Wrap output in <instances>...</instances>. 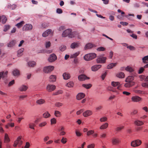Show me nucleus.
<instances>
[{
  "label": "nucleus",
  "instance_id": "nucleus-1",
  "mask_svg": "<svg viewBox=\"0 0 148 148\" xmlns=\"http://www.w3.org/2000/svg\"><path fill=\"white\" fill-rule=\"evenodd\" d=\"M96 54L94 53H91L86 54L84 56V59L86 61L90 60L96 57Z\"/></svg>",
  "mask_w": 148,
  "mask_h": 148
},
{
  "label": "nucleus",
  "instance_id": "nucleus-2",
  "mask_svg": "<svg viewBox=\"0 0 148 148\" xmlns=\"http://www.w3.org/2000/svg\"><path fill=\"white\" fill-rule=\"evenodd\" d=\"M142 143V141L139 139H137L132 141L131 143V146L136 147L140 146Z\"/></svg>",
  "mask_w": 148,
  "mask_h": 148
},
{
  "label": "nucleus",
  "instance_id": "nucleus-3",
  "mask_svg": "<svg viewBox=\"0 0 148 148\" xmlns=\"http://www.w3.org/2000/svg\"><path fill=\"white\" fill-rule=\"evenodd\" d=\"M54 69L53 66H45L43 68V72L45 73H49L52 71Z\"/></svg>",
  "mask_w": 148,
  "mask_h": 148
},
{
  "label": "nucleus",
  "instance_id": "nucleus-4",
  "mask_svg": "<svg viewBox=\"0 0 148 148\" xmlns=\"http://www.w3.org/2000/svg\"><path fill=\"white\" fill-rule=\"evenodd\" d=\"M33 28L32 25L30 24H27L25 25L23 27V30L25 31H31Z\"/></svg>",
  "mask_w": 148,
  "mask_h": 148
},
{
  "label": "nucleus",
  "instance_id": "nucleus-5",
  "mask_svg": "<svg viewBox=\"0 0 148 148\" xmlns=\"http://www.w3.org/2000/svg\"><path fill=\"white\" fill-rule=\"evenodd\" d=\"M106 59V57L100 56L97 59V63H105Z\"/></svg>",
  "mask_w": 148,
  "mask_h": 148
},
{
  "label": "nucleus",
  "instance_id": "nucleus-6",
  "mask_svg": "<svg viewBox=\"0 0 148 148\" xmlns=\"http://www.w3.org/2000/svg\"><path fill=\"white\" fill-rule=\"evenodd\" d=\"M56 88V86L53 85L48 84L47 85L46 89L48 92H51Z\"/></svg>",
  "mask_w": 148,
  "mask_h": 148
},
{
  "label": "nucleus",
  "instance_id": "nucleus-7",
  "mask_svg": "<svg viewBox=\"0 0 148 148\" xmlns=\"http://www.w3.org/2000/svg\"><path fill=\"white\" fill-rule=\"evenodd\" d=\"M89 79V77H87L86 75L84 74H81L78 76L79 80L81 81H83L86 79Z\"/></svg>",
  "mask_w": 148,
  "mask_h": 148
},
{
  "label": "nucleus",
  "instance_id": "nucleus-8",
  "mask_svg": "<svg viewBox=\"0 0 148 148\" xmlns=\"http://www.w3.org/2000/svg\"><path fill=\"white\" fill-rule=\"evenodd\" d=\"M57 57L54 54H51L48 58V60L49 62H52L55 61L57 59Z\"/></svg>",
  "mask_w": 148,
  "mask_h": 148
},
{
  "label": "nucleus",
  "instance_id": "nucleus-9",
  "mask_svg": "<svg viewBox=\"0 0 148 148\" xmlns=\"http://www.w3.org/2000/svg\"><path fill=\"white\" fill-rule=\"evenodd\" d=\"M131 99L132 101L134 102H138L141 101L142 100V98L137 96L132 97Z\"/></svg>",
  "mask_w": 148,
  "mask_h": 148
},
{
  "label": "nucleus",
  "instance_id": "nucleus-10",
  "mask_svg": "<svg viewBox=\"0 0 148 148\" xmlns=\"http://www.w3.org/2000/svg\"><path fill=\"white\" fill-rule=\"evenodd\" d=\"M71 31L72 30L70 29H68L66 30L63 32L62 34V36L63 37H65L67 36H68Z\"/></svg>",
  "mask_w": 148,
  "mask_h": 148
},
{
  "label": "nucleus",
  "instance_id": "nucleus-11",
  "mask_svg": "<svg viewBox=\"0 0 148 148\" xmlns=\"http://www.w3.org/2000/svg\"><path fill=\"white\" fill-rule=\"evenodd\" d=\"M50 34L51 35L53 34L52 30L51 29H48L43 33L42 36L43 37H46Z\"/></svg>",
  "mask_w": 148,
  "mask_h": 148
},
{
  "label": "nucleus",
  "instance_id": "nucleus-12",
  "mask_svg": "<svg viewBox=\"0 0 148 148\" xmlns=\"http://www.w3.org/2000/svg\"><path fill=\"white\" fill-rule=\"evenodd\" d=\"M112 142L113 145H116L120 143V140L118 138H113L112 139Z\"/></svg>",
  "mask_w": 148,
  "mask_h": 148
},
{
  "label": "nucleus",
  "instance_id": "nucleus-13",
  "mask_svg": "<svg viewBox=\"0 0 148 148\" xmlns=\"http://www.w3.org/2000/svg\"><path fill=\"white\" fill-rule=\"evenodd\" d=\"M92 113L91 111L88 110L84 112L83 113V115L84 117H87L92 115Z\"/></svg>",
  "mask_w": 148,
  "mask_h": 148
},
{
  "label": "nucleus",
  "instance_id": "nucleus-14",
  "mask_svg": "<svg viewBox=\"0 0 148 148\" xmlns=\"http://www.w3.org/2000/svg\"><path fill=\"white\" fill-rule=\"evenodd\" d=\"M80 45V44L79 43L74 42L71 44L70 47L72 49H75L79 47Z\"/></svg>",
  "mask_w": 148,
  "mask_h": 148
},
{
  "label": "nucleus",
  "instance_id": "nucleus-15",
  "mask_svg": "<svg viewBox=\"0 0 148 148\" xmlns=\"http://www.w3.org/2000/svg\"><path fill=\"white\" fill-rule=\"evenodd\" d=\"M85 95L83 93H79L76 96V99L78 100H80L84 97Z\"/></svg>",
  "mask_w": 148,
  "mask_h": 148
},
{
  "label": "nucleus",
  "instance_id": "nucleus-16",
  "mask_svg": "<svg viewBox=\"0 0 148 148\" xmlns=\"http://www.w3.org/2000/svg\"><path fill=\"white\" fill-rule=\"evenodd\" d=\"M112 85L114 87L117 86V89H119L121 86V84L119 82H112L111 83Z\"/></svg>",
  "mask_w": 148,
  "mask_h": 148
},
{
  "label": "nucleus",
  "instance_id": "nucleus-17",
  "mask_svg": "<svg viewBox=\"0 0 148 148\" xmlns=\"http://www.w3.org/2000/svg\"><path fill=\"white\" fill-rule=\"evenodd\" d=\"M101 66V65L99 64L94 65L92 67L91 70L92 71H96L100 69Z\"/></svg>",
  "mask_w": 148,
  "mask_h": 148
},
{
  "label": "nucleus",
  "instance_id": "nucleus-18",
  "mask_svg": "<svg viewBox=\"0 0 148 148\" xmlns=\"http://www.w3.org/2000/svg\"><path fill=\"white\" fill-rule=\"evenodd\" d=\"M8 73V72L7 71L5 72L3 71L0 72V79L1 78L4 79L6 77Z\"/></svg>",
  "mask_w": 148,
  "mask_h": 148
},
{
  "label": "nucleus",
  "instance_id": "nucleus-19",
  "mask_svg": "<svg viewBox=\"0 0 148 148\" xmlns=\"http://www.w3.org/2000/svg\"><path fill=\"white\" fill-rule=\"evenodd\" d=\"M134 79V77L132 76H128L125 79V82H129L132 83V82H134L133 81Z\"/></svg>",
  "mask_w": 148,
  "mask_h": 148
},
{
  "label": "nucleus",
  "instance_id": "nucleus-20",
  "mask_svg": "<svg viewBox=\"0 0 148 148\" xmlns=\"http://www.w3.org/2000/svg\"><path fill=\"white\" fill-rule=\"evenodd\" d=\"M56 79V77L55 75H51L49 77V81L50 82H55Z\"/></svg>",
  "mask_w": 148,
  "mask_h": 148
},
{
  "label": "nucleus",
  "instance_id": "nucleus-21",
  "mask_svg": "<svg viewBox=\"0 0 148 148\" xmlns=\"http://www.w3.org/2000/svg\"><path fill=\"white\" fill-rule=\"evenodd\" d=\"M135 83V82H132V83L126 82V83L125 84L124 86L126 88L130 87L134 85Z\"/></svg>",
  "mask_w": 148,
  "mask_h": 148
},
{
  "label": "nucleus",
  "instance_id": "nucleus-22",
  "mask_svg": "<svg viewBox=\"0 0 148 148\" xmlns=\"http://www.w3.org/2000/svg\"><path fill=\"white\" fill-rule=\"evenodd\" d=\"M15 44L16 41L14 40H12L8 43L7 46L9 47H12L15 45Z\"/></svg>",
  "mask_w": 148,
  "mask_h": 148
},
{
  "label": "nucleus",
  "instance_id": "nucleus-23",
  "mask_svg": "<svg viewBox=\"0 0 148 148\" xmlns=\"http://www.w3.org/2000/svg\"><path fill=\"white\" fill-rule=\"evenodd\" d=\"M63 76L64 79H68L70 77V74L66 73H64L63 74Z\"/></svg>",
  "mask_w": 148,
  "mask_h": 148
},
{
  "label": "nucleus",
  "instance_id": "nucleus-24",
  "mask_svg": "<svg viewBox=\"0 0 148 148\" xmlns=\"http://www.w3.org/2000/svg\"><path fill=\"white\" fill-rule=\"evenodd\" d=\"M27 87L25 85H22L19 88V90L21 91H25L27 89Z\"/></svg>",
  "mask_w": 148,
  "mask_h": 148
},
{
  "label": "nucleus",
  "instance_id": "nucleus-25",
  "mask_svg": "<svg viewBox=\"0 0 148 148\" xmlns=\"http://www.w3.org/2000/svg\"><path fill=\"white\" fill-rule=\"evenodd\" d=\"M21 137L19 136L17 138L16 140L14 142L13 146L16 147L17 145H18V141L21 140Z\"/></svg>",
  "mask_w": 148,
  "mask_h": 148
},
{
  "label": "nucleus",
  "instance_id": "nucleus-26",
  "mask_svg": "<svg viewBox=\"0 0 148 148\" xmlns=\"http://www.w3.org/2000/svg\"><path fill=\"white\" fill-rule=\"evenodd\" d=\"M12 73L14 76H18L20 75V72L17 69H15L13 71Z\"/></svg>",
  "mask_w": 148,
  "mask_h": 148
},
{
  "label": "nucleus",
  "instance_id": "nucleus-27",
  "mask_svg": "<svg viewBox=\"0 0 148 148\" xmlns=\"http://www.w3.org/2000/svg\"><path fill=\"white\" fill-rule=\"evenodd\" d=\"M134 124L138 126H140L143 124V123L139 120H137L134 122Z\"/></svg>",
  "mask_w": 148,
  "mask_h": 148
},
{
  "label": "nucleus",
  "instance_id": "nucleus-28",
  "mask_svg": "<svg viewBox=\"0 0 148 148\" xmlns=\"http://www.w3.org/2000/svg\"><path fill=\"white\" fill-rule=\"evenodd\" d=\"M24 51L23 48H21L17 52V56L18 57L21 56L23 54V53Z\"/></svg>",
  "mask_w": 148,
  "mask_h": 148
},
{
  "label": "nucleus",
  "instance_id": "nucleus-29",
  "mask_svg": "<svg viewBox=\"0 0 148 148\" xmlns=\"http://www.w3.org/2000/svg\"><path fill=\"white\" fill-rule=\"evenodd\" d=\"M143 62L145 64L148 63V56H147L143 57L142 59Z\"/></svg>",
  "mask_w": 148,
  "mask_h": 148
},
{
  "label": "nucleus",
  "instance_id": "nucleus-30",
  "mask_svg": "<svg viewBox=\"0 0 148 148\" xmlns=\"http://www.w3.org/2000/svg\"><path fill=\"white\" fill-rule=\"evenodd\" d=\"M25 23V22L23 21H22L20 22L17 23L15 26H17L18 28L21 27Z\"/></svg>",
  "mask_w": 148,
  "mask_h": 148
},
{
  "label": "nucleus",
  "instance_id": "nucleus-31",
  "mask_svg": "<svg viewBox=\"0 0 148 148\" xmlns=\"http://www.w3.org/2000/svg\"><path fill=\"white\" fill-rule=\"evenodd\" d=\"M116 76L119 78H123L124 77L125 74L124 73L121 72L117 73Z\"/></svg>",
  "mask_w": 148,
  "mask_h": 148
},
{
  "label": "nucleus",
  "instance_id": "nucleus-32",
  "mask_svg": "<svg viewBox=\"0 0 148 148\" xmlns=\"http://www.w3.org/2000/svg\"><path fill=\"white\" fill-rule=\"evenodd\" d=\"M4 141L5 143H8L10 141V139L7 134H5L4 137Z\"/></svg>",
  "mask_w": 148,
  "mask_h": 148
},
{
  "label": "nucleus",
  "instance_id": "nucleus-33",
  "mask_svg": "<svg viewBox=\"0 0 148 148\" xmlns=\"http://www.w3.org/2000/svg\"><path fill=\"white\" fill-rule=\"evenodd\" d=\"M11 26L10 25H6L4 26L3 31L4 32H6L10 28Z\"/></svg>",
  "mask_w": 148,
  "mask_h": 148
},
{
  "label": "nucleus",
  "instance_id": "nucleus-34",
  "mask_svg": "<svg viewBox=\"0 0 148 148\" xmlns=\"http://www.w3.org/2000/svg\"><path fill=\"white\" fill-rule=\"evenodd\" d=\"M79 53L80 52H76L75 53L71 55L70 56V58H75L79 55Z\"/></svg>",
  "mask_w": 148,
  "mask_h": 148
},
{
  "label": "nucleus",
  "instance_id": "nucleus-35",
  "mask_svg": "<svg viewBox=\"0 0 148 148\" xmlns=\"http://www.w3.org/2000/svg\"><path fill=\"white\" fill-rule=\"evenodd\" d=\"M93 47V45L91 43L87 44L85 47V49H91Z\"/></svg>",
  "mask_w": 148,
  "mask_h": 148
},
{
  "label": "nucleus",
  "instance_id": "nucleus-36",
  "mask_svg": "<svg viewBox=\"0 0 148 148\" xmlns=\"http://www.w3.org/2000/svg\"><path fill=\"white\" fill-rule=\"evenodd\" d=\"M116 64V63H111L108 65L107 66V68L108 69H112L113 67L115 66Z\"/></svg>",
  "mask_w": 148,
  "mask_h": 148
},
{
  "label": "nucleus",
  "instance_id": "nucleus-37",
  "mask_svg": "<svg viewBox=\"0 0 148 148\" xmlns=\"http://www.w3.org/2000/svg\"><path fill=\"white\" fill-rule=\"evenodd\" d=\"M1 19L2 23L3 24L5 23L7 21V18L4 16H2L1 17Z\"/></svg>",
  "mask_w": 148,
  "mask_h": 148
},
{
  "label": "nucleus",
  "instance_id": "nucleus-38",
  "mask_svg": "<svg viewBox=\"0 0 148 148\" xmlns=\"http://www.w3.org/2000/svg\"><path fill=\"white\" fill-rule=\"evenodd\" d=\"M74 86V83L72 82H69L67 83L66 85V86L68 87H72Z\"/></svg>",
  "mask_w": 148,
  "mask_h": 148
},
{
  "label": "nucleus",
  "instance_id": "nucleus-39",
  "mask_svg": "<svg viewBox=\"0 0 148 148\" xmlns=\"http://www.w3.org/2000/svg\"><path fill=\"white\" fill-rule=\"evenodd\" d=\"M50 116V114L48 112H46L43 114V117L46 118H49Z\"/></svg>",
  "mask_w": 148,
  "mask_h": 148
},
{
  "label": "nucleus",
  "instance_id": "nucleus-40",
  "mask_svg": "<svg viewBox=\"0 0 148 148\" xmlns=\"http://www.w3.org/2000/svg\"><path fill=\"white\" fill-rule=\"evenodd\" d=\"M16 5L15 4H13L11 5V4H9L8 6V8L11 9L12 10L14 9L16 7Z\"/></svg>",
  "mask_w": 148,
  "mask_h": 148
},
{
  "label": "nucleus",
  "instance_id": "nucleus-41",
  "mask_svg": "<svg viewBox=\"0 0 148 148\" xmlns=\"http://www.w3.org/2000/svg\"><path fill=\"white\" fill-rule=\"evenodd\" d=\"M66 47L64 45H61L59 48L60 50L61 51H63L66 49Z\"/></svg>",
  "mask_w": 148,
  "mask_h": 148
},
{
  "label": "nucleus",
  "instance_id": "nucleus-42",
  "mask_svg": "<svg viewBox=\"0 0 148 148\" xmlns=\"http://www.w3.org/2000/svg\"><path fill=\"white\" fill-rule=\"evenodd\" d=\"M54 115L56 117H58L60 116L61 114L59 111L56 110L55 111Z\"/></svg>",
  "mask_w": 148,
  "mask_h": 148
},
{
  "label": "nucleus",
  "instance_id": "nucleus-43",
  "mask_svg": "<svg viewBox=\"0 0 148 148\" xmlns=\"http://www.w3.org/2000/svg\"><path fill=\"white\" fill-rule=\"evenodd\" d=\"M125 69L126 71H129L130 72H132L134 71L132 68L130 66H128L125 68Z\"/></svg>",
  "mask_w": 148,
  "mask_h": 148
},
{
  "label": "nucleus",
  "instance_id": "nucleus-44",
  "mask_svg": "<svg viewBox=\"0 0 148 148\" xmlns=\"http://www.w3.org/2000/svg\"><path fill=\"white\" fill-rule=\"evenodd\" d=\"M28 65L29 66L33 67L36 64V62L34 61H30L28 63Z\"/></svg>",
  "mask_w": 148,
  "mask_h": 148
},
{
  "label": "nucleus",
  "instance_id": "nucleus-45",
  "mask_svg": "<svg viewBox=\"0 0 148 148\" xmlns=\"http://www.w3.org/2000/svg\"><path fill=\"white\" fill-rule=\"evenodd\" d=\"M63 91L61 90H59L58 91L56 92L53 94V95H56L59 94H62L63 93Z\"/></svg>",
  "mask_w": 148,
  "mask_h": 148
},
{
  "label": "nucleus",
  "instance_id": "nucleus-46",
  "mask_svg": "<svg viewBox=\"0 0 148 148\" xmlns=\"http://www.w3.org/2000/svg\"><path fill=\"white\" fill-rule=\"evenodd\" d=\"M45 102L44 100L42 99H40L36 101V103L38 104H42L44 103Z\"/></svg>",
  "mask_w": 148,
  "mask_h": 148
},
{
  "label": "nucleus",
  "instance_id": "nucleus-47",
  "mask_svg": "<svg viewBox=\"0 0 148 148\" xmlns=\"http://www.w3.org/2000/svg\"><path fill=\"white\" fill-rule=\"evenodd\" d=\"M76 33L75 32H71L70 33L69 35L68 36V37L70 38H72L75 37V35L76 34Z\"/></svg>",
  "mask_w": 148,
  "mask_h": 148
},
{
  "label": "nucleus",
  "instance_id": "nucleus-48",
  "mask_svg": "<svg viewBox=\"0 0 148 148\" xmlns=\"http://www.w3.org/2000/svg\"><path fill=\"white\" fill-rule=\"evenodd\" d=\"M82 86L83 87L86 89H89L92 86V85L90 84H82Z\"/></svg>",
  "mask_w": 148,
  "mask_h": 148
},
{
  "label": "nucleus",
  "instance_id": "nucleus-49",
  "mask_svg": "<svg viewBox=\"0 0 148 148\" xmlns=\"http://www.w3.org/2000/svg\"><path fill=\"white\" fill-rule=\"evenodd\" d=\"M14 126V123H8L7 125L5 126V128L6 129H9V127H13Z\"/></svg>",
  "mask_w": 148,
  "mask_h": 148
},
{
  "label": "nucleus",
  "instance_id": "nucleus-50",
  "mask_svg": "<svg viewBox=\"0 0 148 148\" xmlns=\"http://www.w3.org/2000/svg\"><path fill=\"white\" fill-rule=\"evenodd\" d=\"M108 126V124L107 123H105V124L102 125L100 127V129H106Z\"/></svg>",
  "mask_w": 148,
  "mask_h": 148
},
{
  "label": "nucleus",
  "instance_id": "nucleus-51",
  "mask_svg": "<svg viewBox=\"0 0 148 148\" xmlns=\"http://www.w3.org/2000/svg\"><path fill=\"white\" fill-rule=\"evenodd\" d=\"M141 85L144 87L148 88V82H145L142 84Z\"/></svg>",
  "mask_w": 148,
  "mask_h": 148
},
{
  "label": "nucleus",
  "instance_id": "nucleus-52",
  "mask_svg": "<svg viewBox=\"0 0 148 148\" xmlns=\"http://www.w3.org/2000/svg\"><path fill=\"white\" fill-rule=\"evenodd\" d=\"M98 51H103L106 50V48L103 47H100L97 49Z\"/></svg>",
  "mask_w": 148,
  "mask_h": 148
},
{
  "label": "nucleus",
  "instance_id": "nucleus-53",
  "mask_svg": "<svg viewBox=\"0 0 148 148\" xmlns=\"http://www.w3.org/2000/svg\"><path fill=\"white\" fill-rule=\"evenodd\" d=\"M29 127L30 128L34 129L35 127V125L33 123H30L29 124Z\"/></svg>",
  "mask_w": 148,
  "mask_h": 148
},
{
  "label": "nucleus",
  "instance_id": "nucleus-54",
  "mask_svg": "<svg viewBox=\"0 0 148 148\" xmlns=\"http://www.w3.org/2000/svg\"><path fill=\"white\" fill-rule=\"evenodd\" d=\"M51 124H55L56 122V120L55 118H53L51 120Z\"/></svg>",
  "mask_w": 148,
  "mask_h": 148
},
{
  "label": "nucleus",
  "instance_id": "nucleus-55",
  "mask_svg": "<svg viewBox=\"0 0 148 148\" xmlns=\"http://www.w3.org/2000/svg\"><path fill=\"white\" fill-rule=\"evenodd\" d=\"M51 44L49 41L46 42L45 44L46 48H47L50 47L51 46Z\"/></svg>",
  "mask_w": 148,
  "mask_h": 148
},
{
  "label": "nucleus",
  "instance_id": "nucleus-56",
  "mask_svg": "<svg viewBox=\"0 0 148 148\" xmlns=\"http://www.w3.org/2000/svg\"><path fill=\"white\" fill-rule=\"evenodd\" d=\"M67 141V139L66 138H64L63 137L61 140V142L63 144H65L66 143Z\"/></svg>",
  "mask_w": 148,
  "mask_h": 148
},
{
  "label": "nucleus",
  "instance_id": "nucleus-57",
  "mask_svg": "<svg viewBox=\"0 0 148 148\" xmlns=\"http://www.w3.org/2000/svg\"><path fill=\"white\" fill-rule=\"evenodd\" d=\"M63 104L62 103L60 102L56 103L55 104V106L58 107L61 106Z\"/></svg>",
  "mask_w": 148,
  "mask_h": 148
},
{
  "label": "nucleus",
  "instance_id": "nucleus-58",
  "mask_svg": "<svg viewBox=\"0 0 148 148\" xmlns=\"http://www.w3.org/2000/svg\"><path fill=\"white\" fill-rule=\"evenodd\" d=\"M107 120V118L106 117H103L101 118L100 119V121L101 122L106 121Z\"/></svg>",
  "mask_w": 148,
  "mask_h": 148
},
{
  "label": "nucleus",
  "instance_id": "nucleus-59",
  "mask_svg": "<svg viewBox=\"0 0 148 148\" xmlns=\"http://www.w3.org/2000/svg\"><path fill=\"white\" fill-rule=\"evenodd\" d=\"M63 11L60 8H57L56 10V12L58 14H61L62 13Z\"/></svg>",
  "mask_w": 148,
  "mask_h": 148
},
{
  "label": "nucleus",
  "instance_id": "nucleus-60",
  "mask_svg": "<svg viewBox=\"0 0 148 148\" xmlns=\"http://www.w3.org/2000/svg\"><path fill=\"white\" fill-rule=\"evenodd\" d=\"M138 111L137 110H134L131 113V115H135L137 114Z\"/></svg>",
  "mask_w": 148,
  "mask_h": 148
},
{
  "label": "nucleus",
  "instance_id": "nucleus-61",
  "mask_svg": "<svg viewBox=\"0 0 148 148\" xmlns=\"http://www.w3.org/2000/svg\"><path fill=\"white\" fill-rule=\"evenodd\" d=\"M102 108L103 106H99L96 108V110L97 111H99L102 110Z\"/></svg>",
  "mask_w": 148,
  "mask_h": 148
},
{
  "label": "nucleus",
  "instance_id": "nucleus-62",
  "mask_svg": "<svg viewBox=\"0 0 148 148\" xmlns=\"http://www.w3.org/2000/svg\"><path fill=\"white\" fill-rule=\"evenodd\" d=\"M144 67L143 68V67H141L140 69H139V70H138V73L139 74H141V73H143V71H144Z\"/></svg>",
  "mask_w": 148,
  "mask_h": 148
},
{
  "label": "nucleus",
  "instance_id": "nucleus-63",
  "mask_svg": "<svg viewBox=\"0 0 148 148\" xmlns=\"http://www.w3.org/2000/svg\"><path fill=\"white\" fill-rule=\"evenodd\" d=\"M94 132L93 130H90L87 132V135L88 136L91 135Z\"/></svg>",
  "mask_w": 148,
  "mask_h": 148
},
{
  "label": "nucleus",
  "instance_id": "nucleus-64",
  "mask_svg": "<svg viewBox=\"0 0 148 148\" xmlns=\"http://www.w3.org/2000/svg\"><path fill=\"white\" fill-rule=\"evenodd\" d=\"M95 147V145L94 144H92L89 145L87 146L88 148H94Z\"/></svg>",
  "mask_w": 148,
  "mask_h": 148
}]
</instances>
